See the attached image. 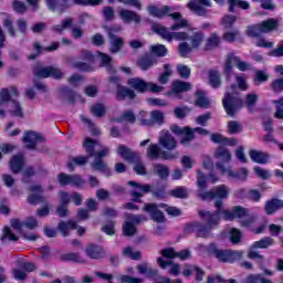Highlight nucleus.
<instances>
[{
  "instance_id": "nucleus-40",
  "label": "nucleus",
  "mask_w": 283,
  "mask_h": 283,
  "mask_svg": "<svg viewBox=\"0 0 283 283\" xmlns=\"http://www.w3.org/2000/svg\"><path fill=\"white\" fill-rule=\"evenodd\" d=\"M214 158L222 160V163L229 164L231 163V151L227 149L224 146H219L214 150Z\"/></svg>"
},
{
  "instance_id": "nucleus-45",
  "label": "nucleus",
  "mask_w": 283,
  "mask_h": 283,
  "mask_svg": "<svg viewBox=\"0 0 283 283\" xmlns=\"http://www.w3.org/2000/svg\"><path fill=\"white\" fill-rule=\"evenodd\" d=\"M180 136V145H189L191 140L196 139V133H193V129L189 126L184 127V132Z\"/></svg>"
},
{
  "instance_id": "nucleus-41",
  "label": "nucleus",
  "mask_w": 283,
  "mask_h": 283,
  "mask_svg": "<svg viewBox=\"0 0 283 283\" xmlns=\"http://www.w3.org/2000/svg\"><path fill=\"white\" fill-rule=\"evenodd\" d=\"M209 85L213 87V90H218L222 86V80L220 77V72L217 70H210L208 72Z\"/></svg>"
},
{
  "instance_id": "nucleus-58",
  "label": "nucleus",
  "mask_w": 283,
  "mask_h": 283,
  "mask_svg": "<svg viewBox=\"0 0 283 283\" xmlns=\"http://www.w3.org/2000/svg\"><path fill=\"white\" fill-rule=\"evenodd\" d=\"M270 90L274 94H282L283 92V77H277L270 83Z\"/></svg>"
},
{
  "instance_id": "nucleus-39",
  "label": "nucleus",
  "mask_w": 283,
  "mask_h": 283,
  "mask_svg": "<svg viewBox=\"0 0 283 283\" xmlns=\"http://www.w3.org/2000/svg\"><path fill=\"white\" fill-rule=\"evenodd\" d=\"M197 99L195 101V104L197 107H200L201 109H209L211 102L209 98H207V95L205 94V91L198 90L196 92Z\"/></svg>"
},
{
  "instance_id": "nucleus-32",
  "label": "nucleus",
  "mask_w": 283,
  "mask_h": 283,
  "mask_svg": "<svg viewBox=\"0 0 283 283\" xmlns=\"http://www.w3.org/2000/svg\"><path fill=\"white\" fill-rule=\"evenodd\" d=\"M90 158L87 155L86 156H76L73 157L67 164L66 167L69 171L73 172L76 167H85L87 163H90Z\"/></svg>"
},
{
  "instance_id": "nucleus-60",
  "label": "nucleus",
  "mask_w": 283,
  "mask_h": 283,
  "mask_svg": "<svg viewBox=\"0 0 283 283\" xmlns=\"http://www.w3.org/2000/svg\"><path fill=\"white\" fill-rule=\"evenodd\" d=\"M242 132V124L238 120L228 122V133L233 136L235 134H240Z\"/></svg>"
},
{
  "instance_id": "nucleus-50",
  "label": "nucleus",
  "mask_w": 283,
  "mask_h": 283,
  "mask_svg": "<svg viewBox=\"0 0 283 283\" xmlns=\"http://www.w3.org/2000/svg\"><path fill=\"white\" fill-rule=\"evenodd\" d=\"M273 238L264 237L259 241H254L251 245V249H269V247H273Z\"/></svg>"
},
{
  "instance_id": "nucleus-36",
  "label": "nucleus",
  "mask_w": 283,
  "mask_h": 283,
  "mask_svg": "<svg viewBox=\"0 0 283 283\" xmlns=\"http://www.w3.org/2000/svg\"><path fill=\"white\" fill-rule=\"evenodd\" d=\"M71 229L72 230L78 229V224L73 220L60 221L57 223V231L62 232L63 238H67V235H70Z\"/></svg>"
},
{
  "instance_id": "nucleus-31",
  "label": "nucleus",
  "mask_w": 283,
  "mask_h": 283,
  "mask_svg": "<svg viewBox=\"0 0 283 283\" xmlns=\"http://www.w3.org/2000/svg\"><path fill=\"white\" fill-rule=\"evenodd\" d=\"M158 62L154 59V56L149 54H145L137 60V66L142 70V72H147V70H151Z\"/></svg>"
},
{
  "instance_id": "nucleus-1",
  "label": "nucleus",
  "mask_w": 283,
  "mask_h": 283,
  "mask_svg": "<svg viewBox=\"0 0 283 283\" xmlns=\"http://www.w3.org/2000/svg\"><path fill=\"white\" fill-rule=\"evenodd\" d=\"M258 94H248L245 96V101H243L240 96L233 95V93H224L222 98V105L226 114L228 116H235L238 114V111L242 109V107H245L249 109V112H252L253 107H255L258 103Z\"/></svg>"
},
{
  "instance_id": "nucleus-38",
  "label": "nucleus",
  "mask_w": 283,
  "mask_h": 283,
  "mask_svg": "<svg viewBox=\"0 0 283 283\" xmlns=\"http://www.w3.org/2000/svg\"><path fill=\"white\" fill-rule=\"evenodd\" d=\"M84 151L88 158H94L96 156V140L90 137H86L84 143L82 144Z\"/></svg>"
},
{
  "instance_id": "nucleus-17",
  "label": "nucleus",
  "mask_w": 283,
  "mask_h": 283,
  "mask_svg": "<svg viewBox=\"0 0 283 283\" xmlns=\"http://www.w3.org/2000/svg\"><path fill=\"white\" fill-rule=\"evenodd\" d=\"M28 191L31 193L27 197L29 205H39L45 202V197H43V186L42 185H32L28 188Z\"/></svg>"
},
{
  "instance_id": "nucleus-28",
  "label": "nucleus",
  "mask_w": 283,
  "mask_h": 283,
  "mask_svg": "<svg viewBox=\"0 0 283 283\" xmlns=\"http://www.w3.org/2000/svg\"><path fill=\"white\" fill-rule=\"evenodd\" d=\"M9 167L12 174H21L25 167V158L23 155H13L9 161Z\"/></svg>"
},
{
  "instance_id": "nucleus-56",
  "label": "nucleus",
  "mask_w": 283,
  "mask_h": 283,
  "mask_svg": "<svg viewBox=\"0 0 283 283\" xmlns=\"http://www.w3.org/2000/svg\"><path fill=\"white\" fill-rule=\"evenodd\" d=\"M177 74H179L180 78L187 81L191 76V69L187 64H178Z\"/></svg>"
},
{
  "instance_id": "nucleus-14",
  "label": "nucleus",
  "mask_w": 283,
  "mask_h": 283,
  "mask_svg": "<svg viewBox=\"0 0 283 283\" xmlns=\"http://www.w3.org/2000/svg\"><path fill=\"white\" fill-rule=\"evenodd\" d=\"M142 211L144 213H148L150 216V219L159 224L167 221V218H165V213L161 212L160 208H158V203H145L142 208Z\"/></svg>"
},
{
  "instance_id": "nucleus-62",
  "label": "nucleus",
  "mask_w": 283,
  "mask_h": 283,
  "mask_svg": "<svg viewBox=\"0 0 283 283\" xmlns=\"http://www.w3.org/2000/svg\"><path fill=\"white\" fill-rule=\"evenodd\" d=\"M151 54H155V56L163 57L167 54V46L165 44H155L150 48Z\"/></svg>"
},
{
  "instance_id": "nucleus-13",
  "label": "nucleus",
  "mask_w": 283,
  "mask_h": 283,
  "mask_svg": "<svg viewBox=\"0 0 283 283\" xmlns=\"http://www.w3.org/2000/svg\"><path fill=\"white\" fill-rule=\"evenodd\" d=\"M128 186L129 187H135V189L138 190H130V196H132V200L133 202H138V203H143V197L145 196V193H151V185L149 184H138L137 181L130 180L128 181Z\"/></svg>"
},
{
  "instance_id": "nucleus-37",
  "label": "nucleus",
  "mask_w": 283,
  "mask_h": 283,
  "mask_svg": "<svg viewBox=\"0 0 283 283\" xmlns=\"http://www.w3.org/2000/svg\"><path fill=\"white\" fill-rule=\"evenodd\" d=\"M117 101H125V98H129V101H134L136 98V92L125 86H118L116 91Z\"/></svg>"
},
{
  "instance_id": "nucleus-5",
  "label": "nucleus",
  "mask_w": 283,
  "mask_h": 283,
  "mask_svg": "<svg viewBox=\"0 0 283 283\" xmlns=\"http://www.w3.org/2000/svg\"><path fill=\"white\" fill-rule=\"evenodd\" d=\"M109 154V148H103L98 151H95V155L93 158H95L91 163V169L92 171H99V174H103L106 178L112 177V168L107 165L105 160H103L105 157H107Z\"/></svg>"
},
{
  "instance_id": "nucleus-30",
  "label": "nucleus",
  "mask_w": 283,
  "mask_h": 283,
  "mask_svg": "<svg viewBox=\"0 0 283 283\" xmlns=\"http://www.w3.org/2000/svg\"><path fill=\"white\" fill-rule=\"evenodd\" d=\"M119 17L124 23H135L138 25L140 21H143V18H140V14L136 13L135 11L123 9L119 11Z\"/></svg>"
},
{
  "instance_id": "nucleus-15",
  "label": "nucleus",
  "mask_w": 283,
  "mask_h": 283,
  "mask_svg": "<svg viewBox=\"0 0 283 283\" xmlns=\"http://www.w3.org/2000/svg\"><path fill=\"white\" fill-rule=\"evenodd\" d=\"M57 181L60 187H67V185H72L73 187H83V185H85V180L81 175H67L65 172H60L57 175Z\"/></svg>"
},
{
  "instance_id": "nucleus-53",
  "label": "nucleus",
  "mask_w": 283,
  "mask_h": 283,
  "mask_svg": "<svg viewBox=\"0 0 283 283\" xmlns=\"http://www.w3.org/2000/svg\"><path fill=\"white\" fill-rule=\"evenodd\" d=\"M1 242H3L4 240H9V242H19V237L14 233H12V230L10 229V227L6 226L3 228V233L0 237Z\"/></svg>"
},
{
  "instance_id": "nucleus-61",
  "label": "nucleus",
  "mask_w": 283,
  "mask_h": 283,
  "mask_svg": "<svg viewBox=\"0 0 283 283\" xmlns=\"http://www.w3.org/2000/svg\"><path fill=\"white\" fill-rule=\"evenodd\" d=\"M179 54L182 59H187L191 52H193V46L189 45L187 42H181L178 46Z\"/></svg>"
},
{
  "instance_id": "nucleus-9",
  "label": "nucleus",
  "mask_w": 283,
  "mask_h": 283,
  "mask_svg": "<svg viewBox=\"0 0 283 283\" xmlns=\"http://www.w3.org/2000/svg\"><path fill=\"white\" fill-rule=\"evenodd\" d=\"M151 30L155 34H158V36H161V39H165L169 43H171V41H189V34L187 32H170L163 25H155Z\"/></svg>"
},
{
  "instance_id": "nucleus-22",
  "label": "nucleus",
  "mask_w": 283,
  "mask_h": 283,
  "mask_svg": "<svg viewBox=\"0 0 283 283\" xmlns=\"http://www.w3.org/2000/svg\"><path fill=\"white\" fill-rule=\"evenodd\" d=\"M280 209H283V200L280 198H272L265 201L264 212L266 216H275Z\"/></svg>"
},
{
  "instance_id": "nucleus-20",
  "label": "nucleus",
  "mask_w": 283,
  "mask_h": 283,
  "mask_svg": "<svg viewBox=\"0 0 283 283\" xmlns=\"http://www.w3.org/2000/svg\"><path fill=\"white\" fill-rule=\"evenodd\" d=\"M191 83L181 80H176L171 84V94L175 98L182 101V93L190 92Z\"/></svg>"
},
{
  "instance_id": "nucleus-52",
  "label": "nucleus",
  "mask_w": 283,
  "mask_h": 283,
  "mask_svg": "<svg viewBox=\"0 0 283 283\" xmlns=\"http://www.w3.org/2000/svg\"><path fill=\"white\" fill-rule=\"evenodd\" d=\"M106 113H107V109L105 108V104L97 103L91 107V114H93V116H95L96 118H103V116Z\"/></svg>"
},
{
  "instance_id": "nucleus-19",
  "label": "nucleus",
  "mask_w": 283,
  "mask_h": 283,
  "mask_svg": "<svg viewBox=\"0 0 283 283\" xmlns=\"http://www.w3.org/2000/svg\"><path fill=\"white\" fill-rule=\"evenodd\" d=\"M34 75L38 78H56V81H61L63 78V72L61 70L53 67V66H46V67H40L34 72Z\"/></svg>"
},
{
  "instance_id": "nucleus-42",
  "label": "nucleus",
  "mask_w": 283,
  "mask_h": 283,
  "mask_svg": "<svg viewBox=\"0 0 283 283\" xmlns=\"http://www.w3.org/2000/svg\"><path fill=\"white\" fill-rule=\"evenodd\" d=\"M61 262H75L76 264L85 263V260L78 252H69L60 256Z\"/></svg>"
},
{
  "instance_id": "nucleus-63",
  "label": "nucleus",
  "mask_w": 283,
  "mask_h": 283,
  "mask_svg": "<svg viewBox=\"0 0 283 283\" xmlns=\"http://www.w3.org/2000/svg\"><path fill=\"white\" fill-rule=\"evenodd\" d=\"M274 103L276 105V112L274 113V117L279 118V120H283V96Z\"/></svg>"
},
{
  "instance_id": "nucleus-11",
  "label": "nucleus",
  "mask_w": 283,
  "mask_h": 283,
  "mask_svg": "<svg viewBox=\"0 0 283 283\" xmlns=\"http://www.w3.org/2000/svg\"><path fill=\"white\" fill-rule=\"evenodd\" d=\"M184 233H196V238H209L211 235V228L208 224H202L200 221H192L186 223Z\"/></svg>"
},
{
  "instance_id": "nucleus-2",
  "label": "nucleus",
  "mask_w": 283,
  "mask_h": 283,
  "mask_svg": "<svg viewBox=\"0 0 283 283\" xmlns=\"http://www.w3.org/2000/svg\"><path fill=\"white\" fill-rule=\"evenodd\" d=\"M206 253L209 258H214V260H218V262H221L222 264H233L242 259L241 251L220 249L216 242L206 245Z\"/></svg>"
},
{
  "instance_id": "nucleus-33",
  "label": "nucleus",
  "mask_w": 283,
  "mask_h": 283,
  "mask_svg": "<svg viewBox=\"0 0 283 283\" xmlns=\"http://www.w3.org/2000/svg\"><path fill=\"white\" fill-rule=\"evenodd\" d=\"M221 43H222V38L217 32H212L210 33V35L206 41L205 50L207 52L211 50H216L217 48H220Z\"/></svg>"
},
{
  "instance_id": "nucleus-21",
  "label": "nucleus",
  "mask_w": 283,
  "mask_h": 283,
  "mask_svg": "<svg viewBox=\"0 0 283 283\" xmlns=\"http://www.w3.org/2000/svg\"><path fill=\"white\" fill-rule=\"evenodd\" d=\"M165 113L163 111H153L150 112V118H142L140 125H144L145 127H151V125H165Z\"/></svg>"
},
{
  "instance_id": "nucleus-59",
  "label": "nucleus",
  "mask_w": 283,
  "mask_h": 283,
  "mask_svg": "<svg viewBox=\"0 0 283 283\" xmlns=\"http://www.w3.org/2000/svg\"><path fill=\"white\" fill-rule=\"evenodd\" d=\"M138 230L136 229V226H134L130 221H126L123 224V234L126 235V238H132V235H136V232Z\"/></svg>"
},
{
  "instance_id": "nucleus-3",
  "label": "nucleus",
  "mask_w": 283,
  "mask_h": 283,
  "mask_svg": "<svg viewBox=\"0 0 283 283\" xmlns=\"http://www.w3.org/2000/svg\"><path fill=\"white\" fill-rule=\"evenodd\" d=\"M116 153L123 160L129 163V165H134L133 171L137 174V176H147V168L145 167V164H143V159L138 151L127 147L126 145H119Z\"/></svg>"
},
{
  "instance_id": "nucleus-24",
  "label": "nucleus",
  "mask_w": 283,
  "mask_h": 283,
  "mask_svg": "<svg viewBox=\"0 0 283 283\" xmlns=\"http://www.w3.org/2000/svg\"><path fill=\"white\" fill-rule=\"evenodd\" d=\"M128 85L135 90L138 94H145L149 92V82L140 77H133L128 80Z\"/></svg>"
},
{
  "instance_id": "nucleus-47",
  "label": "nucleus",
  "mask_w": 283,
  "mask_h": 283,
  "mask_svg": "<svg viewBox=\"0 0 283 283\" xmlns=\"http://www.w3.org/2000/svg\"><path fill=\"white\" fill-rule=\"evenodd\" d=\"M228 176L234 180H247L249 178V170L244 167L239 168L238 170H229Z\"/></svg>"
},
{
  "instance_id": "nucleus-57",
  "label": "nucleus",
  "mask_w": 283,
  "mask_h": 283,
  "mask_svg": "<svg viewBox=\"0 0 283 283\" xmlns=\"http://www.w3.org/2000/svg\"><path fill=\"white\" fill-rule=\"evenodd\" d=\"M247 36H250V39H260V23L249 25L245 30Z\"/></svg>"
},
{
  "instance_id": "nucleus-29",
  "label": "nucleus",
  "mask_w": 283,
  "mask_h": 283,
  "mask_svg": "<svg viewBox=\"0 0 283 283\" xmlns=\"http://www.w3.org/2000/svg\"><path fill=\"white\" fill-rule=\"evenodd\" d=\"M249 156L251 158V161L256 163V165H266V163H269L271 158V155H269V153L255 149H250Z\"/></svg>"
},
{
  "instance_id": "nucleus-8",
  "label": "nucleus",
  "mask_w": 283,
  "mask_h": 283,
  "mask_svg": "<svg viewBox=\"0 0 283 283\" xmlns=\"http://www.w3.org/2000/svg\"><path fill=\"white\" fill-rule=\"evenodd\" d=\"M73 6H81L82 8H87L88 0H71ZM72 3L70 0H46V6L51 12H59V14H63L65 10H70L72 8Z\"/></svg>"
},
{
  "instance_id": "nucleus-51",
  "label": "nucleus",
  "mask_w": 283,
  "mask_h": 283,
  "mask_svg": "<svg viewBox=\"0 0 283 283\" xmlns=\"http://www.w3.org/2000/svg\"><path fill=\"white\" fill-rule=\"evenodd\" d=\"M123 120H125V123H130V125H134V123H136V114H134V111H124L122 116L115 119V123H123Z\"/></svg>"
},
{
  "instance_id": "nucleus-44",
  "label": "nucleus",
  "mask_w": 283,
  "mask_h": 283,
  "mask_svg": "<svg viewBox=\"0 0 283 283\" xmlns=\"http://www.w3.org/2000/svg\"><path fill=\"white\" fill-rule=\"evenodd\" d=\"M169 196L179 200H187L189 198V190L184 186H178L169 191Z\"/></svg>"
},
{
  "instance_id": "nucleus-26",
  "label": "nucleus",
  "mask_w": 283,
  "mask_h": 283,
  "mask_svg": "<svg viewBox=\"0 0 283 283\" xmlns=\"http://www.w3.org/2000/svg\"><path fill=\"white\" fill-rule=\"evenodd\" d=\"M43 140V136L34 130H28L23 136V143H27L28 149H36V144Z\"/></svg>"
},
{
  "instance_id": "nucleus-46",
  "label": "nucleus",
  "mask_w": 283,
  "mask_h": 283,
  "mask_svg": "<svg viewBox=\"0 0 283 283\" xmlns=\"http://www.w3.org/2000/svg\"><path fill=\"white\" fill-rule=\"evenodd\" d=\"M188 41H190L192 50H198L202 45V41H205V33L202 31L193 32Z\"/></svg>"
},
{
  "instance_id": "nucleus-23",
  "label": "nucleus",
  "mask_w": 283,
  "mask_h": 283,
  "mask_svg": "<svg viewBox=\"0 0 283 283\" xmlns=\"http://www.w3.org/2000/svg\"><path fill=\"white\" fill-rule=\"evenodd\" d=\"M85 253L90 260H102V258H105V250L103 247L88 243L85 249Z\"/></svg>"
},
{
  "instance_id": "nucleus-6",
  "label": "nucleus",
  "mask_w": 283,
  "mask_h": 283,
  "mask_svg": "<svg viewBox=\"0 0 283 283\" xmlns=\"http://www.w3.org/2000/svg\"><path fill=\"white\" fill-rule=\"evenodd\" d=\"M147 12L155 19H166L170 17L174 21H182V13L174 12V8L169 6H163L161 8H158L156 4H150L147 7Z\"/></svg>"
},
{
  "instance_id": "nucleus-54",
  "label": "nucleus",
  "mask_w": 283,
  "mask_h": 283,
  "mask_svg": "<svg viewBox=\"0 0 283 283\" xmlns=\"http://www.w3.org/2000/svg\"><path fill=\"white\" fill-rule=\"evenodd\" d=\"M235 21H238L235 15L228 14L221 19V25L223 27L224 30H233Z\"/></svg>"
},
{
  "instance_id": "nucleus-18",
  "label": "nucleus",
  "mask_w": 283,
  "mask_h": 283,
  "mask_svg": "<svg viewBox=\"0 0 283 283\" xmlns=\"http://www.w3.org/2000/svg\"><path fill=\"white\" fill-rule=\"evenodd\" d=\"M187 8L197 17H207V8H211V0H190Z\"/></svg>"
},
{
  "instance_id": "nucleus-55",
  "label": "nucleus",
  "mask_w": 283,
  "mask_h": 283,
  "mask_svg": "<svg viewBox=\"0 0 283 283\" xmlns=\"http://www.w3.org/2000/svg\"><path fill=\"white\" fill-rule=\"evenodd\" d=\"M238 36H240V31L238 29H233L232 31L224 32L222 40L226 41V43H234V41L238 40Z\"/></svg>"
},
{
  "instance_id": "nucleus-4",
  "label": "nucleus",
  "mask_w": 283,
  "mask_h": 283,
  "mask_svg": "<svg viewBox=\"0 0 283 283\" xmlns=\"http://www.w3.org/2000/svg\"><path fill=\"white\" fill-rule=\"evenodd\" d=\"M224 205L221 200L214 201V207L217 210L214 211H207V210H199L198 216L206 222V226L209 227V229H213L220 224V216H222V206Z\"/></svg>"
},
{
  "instance_id": "nucleus-7",
  "label": "nucleus",
  "mask_w": 283,
  "mask_h": 283,
  "mask_svg": "<svg viewBox=\"0 0 283 283\" xmlns=\"http://www.w3.org/2000/svg\"><path fill=\"white\" fill-rule=\"evenodd\" d=\"M146 156L149 160H176L180 154L163 150L158 144H149L146 149Z\"/></svg>"
},
{
  "instance_id": "nucleus-16",
  "label": "nucleus",
  "mask_w": 283,
  "mask_h": 283,
  "mask_svg": "<svg viewBox=\"0 0 283 283\" xmlns=\"http://www.w3.org/2000/svg\"><path fill=\"white\" fill-rule=\"evenodd\" d=\"M222 216L224 220H242V218H249L250 211L242 206H234L232 210H222Z\"/></svg>"
},
{
  "instance_id": "nucleus-27",
  "label": "nucleus",
  "mask_w": 283,
  "mask_h": 283,
  "mask_svg": "<svg viewBox=\"0 0 283 283\" xmlns=\"http://www.w3.org/2000/svg\"><path fill=\"white\" fill-rule=\"evenodd\" d=\"M280 28V21L274 18H269L259 23V29L262 34H269V32H273Z\"/></svg>"
},
{
  "instance_id": "nucleus-43",
  "label": "nucleus",
  "mask_w": 283,
  "mask_h": 283,
  "mask_svg": "<svg viewBox=\"0 0 283 283\" xmlns=\"http://www.w3.org/2000/svg\"><path fill=\"white\" fill-rule=\"evenodd\" d=\"M229 3V12H235V8H240V10H251V3L245 0H228Z\"/></svg>"
},
{
  "instance_id": "nucleus-34",
  "label": "nucleus",
  "mask_w": 283,
  "mask_h": 283,
  "mask_svg": "<svg viewBox=\"0 0 283 283\" xmlns=\"http://www.w3.org/2000/svg\"><path fill=\"white\" fill-rule=\"evenodd\" d=\"M157 264L158 266H160L161 269H167V266H171L170 268V275H180V264L178 263H174V261H165L163 260V258H157Z\"/></svg>"
},
{
  "instance_id": "nucleus-49",
  "label": "nucleus",
  "mask_w": 283,
  "mask_h": 283,
  "mask_svg": "<svg viewBox=\"0 0 283 283\" xmlns=\"http://www.w3.org/2000/svg\"><path fill=\"white\" fill-rule=\"evenodd\" d=\"M98 56L101 57L102 65L104 67H106L107 72L116 74V70L112 65V56H109L107 53H103V52H99Z\"/></svg>"
},
{
  "instance_id": "nucleus-12",
  "label": "nucleus",
  "mask_w": 283,
  "mask_h": 283,
  "mask_svg": "<svg viewBox=\"0 0 283 283\" xmlns=\"http://www.w3.org/2000/svg\"><path fill=\"white\" fill-rule=\"evenodd\" d=\"M201 200H227L229 198V188H227V185H219L212 190L206 191L200 195Z\"/></svg>"
},
{
  "instance_id": "nucleus-10",
  "label": "nucleus",
  "mask_w": 283,
  "mask_h": 283,
  "mask_svg": "<svg viewBox=\"0 0 283 283\" xmlns=\"http://www.w3.org/2000/svg\"><path fill=\"white\" fill-rule=\"evenodd\" d=\"M117 32H120V27H111L107 29L111 54H118L125 46V39L116 35Z\"/></svg>"
},
{
  "instance_id": "nucleus-64",
  "label": "nucleus",
  "mask_w": 283,
  "mask_h": 283,
  "mask_svg": "<svg viewBox=\"0 0 283 283\" xmlns=\"http://www.w3.org/2000/svg\"><path fill=\"white\" fill-rule=\"evenodd\" d=\"M120 283H143V279L124 274L119 277Z\"/></svg>"
},
{
  "instance_id": "nucleus-48",
  "label": "nucleus",
  "mask_w": 283,
  "mask_h": 283,
  "mask_svg": "<svg viewBox=\"0 0 283 283\" xmlns=\"http://www.w3.org/2000/svg\"><path fill=\"white\" fill-rule=\"evenodd\" d=\"M154 171L156 176L160 178V180H167L169 178V167H167L165 164H156Z\"/></svg>"
},
{
  "instance_id": "nucleus-25",
  "label": "nucleus",
  "mask_w": 283,
  "mask_h": 283,
  "mask_svg": "<svg viewBox=\"0 0 283 283\" xmlns=\"http://www.w3.org/2000/svg\"><path fill=\"white\" fill-rule=\"evenodd\" d=\"M159 145L168 151H174V149L178 147V142L176 140V137H172L171 133L167 130L163 136L159 137Z\"/></svg>"
},
{
  "instance_id": "nucleus-35",
  "label": "nucleus",
  "mask_w": 283,
  "mask_h": 283,
  "mask_svg": "<svg viewBox=\"0 0 283 283\" xmlns=\"http://www.w3.org/2000/svg\"><path fill=\"white\" fill-rule=\"evenodd\" d=\"M136 271L139 273V275H147V277H158V270L149 268L147 262H144L142 264L136 265Z\"/></svg>"
}]
</instances>
